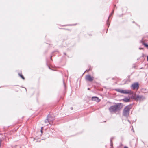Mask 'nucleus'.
<instances>
[{"label": "nucleus", "instance_id": "obj_1", "mask_svg": "<svg viewBox=\"0 0 148 148\" xmlns=\"http://www.w3.org/2000/svg\"><path fill=\"white\" fill-rule=\"evenodd\" d=\"M122 107L123 106L121 103H118L111 106L109 108V110L111 112H115L121 109Z\"/></svg>", "mask_w": 148, "mask_h": 148}, {"label": "nucleus", "instance_id": "obj_2", "mask_svg": "<svg viewBox=\"0 0 148 148\" xmlns=\"http://www.w3.org/2000/svg\"><path fill=\"white\" fill-rule=\"evenodd\" d=\"M131 108V106L130 105L127 106L124 109L123 111V115L124 116L128 117L129 115V111Z\"/></svg>", "mask_w": 148, "mask_h": 148}, {"label": "nucleus", "instance_id": "obj_3", "mask_svg": "<svg viewBox=\"0 0 148 148\" xmlns=\"http://www.w3.org/2000/svg\"><path fill=\"white\" fill-rule=\"evenodd\" d=\"M116 90L121 93L131 94L132 93L131 91L129 90H123L120 89H116Z\"/></svg>", "mask_w": 148, "mask_h": 148}, {"label": "nucleus", "instance_id": "obj_4", "mask_svg": "<svg viewBox=\"0 0 148 148\" xmlns=\"http://www.w3.org/2000/svg\"><path fill=\"white\" fill-rule=\"evenodd\" d=\"M133 99L137 101L142 100L145 99V98L143 96L138 95H136L135 94L133 96Z\"/></svg>", "mask_w": 148, "mask_h": 148}, {"label": "nucleus", "instance_id": "obj_5", "mask_svg": "<svg viewBox=\"0 0 148 148\" xmlns=\"http://www.w3.org/2000/svg\"><path fill=\"white\" fill-rule=\"evenodd\" d=\"M131 88L133 90H137L139 88L138 83V82H135L132 84L131 86Z\"/></svg>", "mask_w": 148, "mask_h": 148}, {"label": "nucleus", "instance_id": "obj_6", "mask_svg": "<svg viewBox=\"0 0 148 148\" xmlns=\"http://www.w3.org/2000/svg\"><path fill=\"white\" fill-rule=\"evenodd\" d=\"M85 79L86 80L91 82L93 80L94 77H91L90 75H87L86 76Z\"/></svg>", "mask_w": 148, "mask_h": 148}, {"label": "nucleus", "instance_id": "obj_7", "mask_svg": "<svg viewBox=\"0 0 148 148\" xmlns=\"http://www.w3.org/2000/svg\"><path fill=\"white\" fill-rule=\"evenodd\" d=\"M92 99L93 101H95L97 102H99L100 101L99 98L96 97H92Z\"/></svg>", "mask_w": 148, "mask_h": 148}, {"label": "nucleus", "instance_id": "obj_8", "mask_svg": "<svg viewBox=\"0 0 148 148\" xmlns=\"http://www.w3.org/2000/svg\"><path fill=\"white\" fill-rule=\"evenodd\" d=\"M123 100L125 102H129L130 101V99L129 97H125L124 99H123Z\"/></svg>", "mask_w": 148, "mask_h": 148}, {"label": "nucleus", "instance_id": "obj_9", "mask_svg": "<svg viewBox=\"0 0 148 148\" xmlns=\"http://www.w3.org/2000/svg\"><path fill=\"white\" fill-rule=\"evenodd\" d=\"M114 10H113V11H112V12L111 14L110 15V16H109V17H108V21L109 19V18H110V17L112 15V14H113V13H114Z\"/></svg>", "mask_w": 148, "mask_h": 148}, {"label": "nucleus", "instance_id": "obj_10", "mask_svg": "<svg viewBox=\"0 0 148 148\" xmlns=\"http://www.w3.org/2000/svg\"><path fill=\"white\" fill-rule=\"evenodd\" d=\"M19 76L23 79L24 80L25 79V78L24 77H23V76L22 75V74H19Z\"/></svg>", "mask_w": 148, "mask_h": 148}, {"label": "nucleus", "instance_id": "obj_11", "mask_svg": "<svg viewBox=\"0 0 148 148\" xmlns=\"http://www.w3.org/2000/svg\"><path fill=\"white\" fill-rule=\"evenodd\" d=\"M144 45L146 47H147L148 48V45H147V44H145V43H144Z\"/></svg>", "mask_w": 148, "mask_h": 148}, {"label": "nucleus", "instance_id": "obj_12", "mask_svg": "<svg viewBox=\"0 0 148 148\" xmlns=\"http://www.w3.org/2000/svg\"><path fill=\"white\" fill-rule=\"evenodd\" d=\"M49 122V121L47 119V120H45V123H47V122Z\"/></svg>", "mask_w": 148, "mask_h": 148}, {"label": "nucleus", "instance_id": "obj_13", "mask_svg": "<svg viewBox=\"0 0 148 148\" xmlns=\"http://www.w3.org/2000/svg\"><path fill=\"white\" fill-rule=\"evenodd\" d=\"M43 127H41V133H42L43 132V131H42V129H43Z\"/></svg>", "mask_w": 148, "mask_h": 148}, {"label": "nucleus", "instance_id": "obj_14", "mask_svg": "<svg viewBox=\"0 0 148 148\" xmlns=\"http://www.w3.org/2000/svg\"><path fill=\"white\" fill-rule=\"evenodd\" d=\"M124 148H128L126 146H125Z\"/></svg>", "mask_w": 148, "mask_h": 148}, {"label": "nucleus", "instance_id": "obj_15", "mask_svg": "<svg viewBox=\"0 0 148 148\" xmlns=\"http://www.w3.org/2000/svg\"><path fill=\"white\" fill-rule=\"evenodd\" d=\"M143 49L142 48H139V49Z\"/></svg>", "mask_w": 148, "mask_h": 148}, {"label": "nucleus", "instance_id": "obj_16", "mask_svg": "<svg viewBox=\"0 0 148 148\" xmlns=\"http://www.w3.org/2000/svg\"><path fill=\"white\" fill-rule=\"evenodd\" d=\"M147 60L148 61V56H147Z\"/></svg>", "mask_w": 148, "mask_h": 148}, {"label": "nucleus", "instance_id": "obj_17", "mask_svg": "<svg viewBox=\"0 0 148 148\" xmlns=\"http://www.w3.org/2000/svg\"><path fill=\"white\" fill-rule=\"evenodd\" d=\"M71 109H73V108L71 107Z\"/></svg>", "mask_w": 148, "mask_h": 148}]
</instances>
